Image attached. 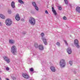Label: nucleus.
Wrapping results in <instances>:
<instances>
[{
    "label": "nucleus",
    "mask_w": 80,
    "mask_h": 80,
    "mask_svg": "<svg viewBox=\"0 0 80 80\" xmlns=\"http://www.w3.org/2000/svg\"><path fill=\"white\" fill-rule=\"evenodd\" d=\"M45 13H46V14H48V12L47 11V10H46L45 11Z\"/></svg>",
    "instance_id": "28"
},
{
    "label": "nucleus",
    "mask_w": 80,
    "mask_h": 80,
    "mask_svg": "<svg viewBox=\"0 0 80 80\" xmlns=\"http://www.w3.org/2000/svg\"><path fill=\"white\" fill-rule=\"evenodd\" d=\"M21 21H23V22H24V21H25V20H24V19H21Z\"/></svg>",
    "instance_id": "32"
},
{
    "label": "nucleus",
    "mask_w": 80,
    "mask_h": 80,
    "mask_svg": "<svg viewBox=\"0 0 80 80\" xmlns=\"http://www.w3.org/2000/svg\"><path fill=\"white\" fill-rule=\"evenodd\" d=\"M64 1L65 4H68V1H67V0H64Z\"/></svg>",
    "instance_id": "23"
},
{
    "label": "nucleus",
    "mask_w": 80,
    "mask_h": 80,
    "mask_svg": "<svg viewBox=\"0 0 80 80\" xmlns=\"http://www.w3.org/2000/svg\"><path fill=\"white\" fill-rule=\"evenodd\" d=\"M29 21L30 23L32 25H34L35 24V19L33 17L30 18Z\"/></svg>",
    "instance_id": "1"
},
{
    "label": "nucleus",
    "mask_w": 80,
    "mask_h": 80,
    "mask_svg": "<svg viewBox=\"0 0 80 80\" xmlns=\"http://www.w3.org/2000/svg\"><path fill=\"white\" fill-rule=\"evenodd\" d=\"M11 51L14 55L16 54L17 53V48L15 46H13L12 47Z\"/></svg>",
    "instance_id": "2"
},
{
    "label": "nucleus",
    "mask_w": 80,
    "mask_h": 80,
    "mask_svg": "<svg viewBox=\"0 0 80 80\" xmlns=\"http://www.w3.org/2000/svg\"><path fill=\"white\" fill-rule=\"evenodd\" d=\"M10 70V68H8V67H7L6 68V70L8 71V70Z\"/></svg>",
    "instance_id": "26"
},
{
    "label": "nucleus",
    "mask_w": 80,
    "mask_h": 80,
    "mask_svg": "<svg viewBox=\"0 0 80 80\" xmlns=\"http://www.w3.org/2000/svg\"><path fill=\"white\" fill-rule=\"evenodd\" d=\"M8 13L9 14H10L11 13H12V11H11V10H9L8 11Z\"/></svg>",
    "instance_id": "22"
},
{
    "label": "nucleus",
    "mask_w": 80,
    "mask_h": 80,
    "mask_svg": "<svg viewBox=\"0 0 80 80\" xmlns=\"http://www.w3.org/2000/svg\"><path fill=\"white\" fill-rule=\"evenodd\" d=\"M0 17L1 18H2V19H5V16L2 14H0Z\"/></svg>",
    "instance_id": "17"
},
{
    "label": "nucleus",
    "mask_w": 80,
    "mask_h": 80,
    "mask_svg": "<svg viewBox=\"0 0 80 80\" xmlns=\"http://www.w3.org/2000/svg\"><path fill=\"white\" fill-rule=\"evenodd\" d=\"M51 70H52V72H55L56 70H55V68L54 66H51L50 68Z\"/></svg>",
    "instance_id": "13"
},
{
    "label": "nucleus",
    "mask_w": 80,
    "mask_h": 80,
    "mask_svg": "<svg viewBox=\"0 0 80 80\" xmlns=\"http://www.w3.org/2000/svg\"><path fill=\"white\" fill-rule=\"evenodd\" d=\"M18 2L21 3V4H24V2L22 1V0H18Z\"/></svg>",
    "instance_id": "19"
},
{
    "label": "nucleus",
    "mask_w": 80,
    "mask_h": 80,
    "mask_svg": "<svg viewBox=\"0 0 80 80\" xmlns=\"http://www.w3.org/2000/svg\"><path fill=\"white\" fill-rule=\"evenodd\" d=\"M56 45H57L58 46H60V43L58 42H57V43H56Z\"/></svg>",
    "instance_id": "25"
},
{
    "label": "nucleus",
    "mask_w": 80,
    "mask_h": 80,
    "mask_svg": "<svg viewBox=\"0 0 80 80\" xmlns=\"http://www.w3.org/2000/svg\"><path fill=\"white\" fill-rule=\"evenodd\" d=\"M12 78L13 80H16V78L14 77H12Z\"/></svg>",
    "instance_id": "30"
},
{
    "label": "nucleus",
    "mask_w": 80,
    "mask_h": 80,
    "mask_svg": "<svg viewBox=\"0 0 80 80\" xmlns=\"http://www.w3.org/2000/svg\"><path fill=\"white\" fill-rule=\"evenodd\" d=\"M11 6L12 8H15V2H12L11 3Z\"/></svg>",
    "instance_id": "18"
},
{
    "label": "nucleus",
    "mask_w": 80,
    "mask_h": 80,
    "mask_svg": "<svg viewBox=\"0 0 80 80\" xmlns=\"http://www.w3.org/2000/svg\"><path fill=\"white\" fill-rule=\"evenodd\" d=\"M0 25L1 26L2 25V24L0 22Z\"/></svg>",
    "instance_id": "34"
},
{
    "label": "nucleus",
    "mask_w": 80,
    "mask_h": 80,
    "mask_svg": "<svg viewBox=\"0 0 80 80\" xmlns=\"http://www.w3.org/2000/svg\"><path fill=\"white\" fill-rule=\"evenodd\" d=\"M35 9H36V10L38 11V8L37 6V5H36V3L35 2H33L32 3Z\"/></svg>",
    "instance_id": "9"
},
{
    "label": "nucleus",
    "mask_w": 80,
    "mask_h": 80,
    "mask_svg": "<svg viewBox=\"0 0 80 80\" xmlns=\"http://www.w3.org/2000/svg\"><path fill=\"white\" fill-rule=\"evenodd\" d=\"M76 10L77 12L80 13V8L79 7H78L76 8Z\"/></svg>",
    "instance_id": "15"
},
{
    "label": "nucleus",
    "mask_w": 80,
    "mask_h": 80,
    "mask_svg": "<svg viewBox=\"0 0 80 80\" xmlns=\"http://www.w3.org/2000/svg\"><path fill=\"white\" fill-rule=\"evenodd\" d=\"M6 24L7 25L10 26L12 25V21L10 19H8L6 21Z\"/></svg>",
    "instance_id": "5"
},
{
    "label": "nucleus",
    "mask_w": 80,
    "mask_h": 80,
    "mask_svg": "<svg viewBox=\"0 0 80 80\" xmlns=\"http://www.w3.org/2000/svg\"><path fill=\"white\" fill-rule=\"evenodd\" d=\"M59 10H62V8H61V6L59 7Z\"/></svg>",
    "instance_id": "29"
},
{
    "label": "nucleus",
    "mask_w": 80,
    "mask_h": 80,
    "mask_svg": "<svg viewBox=\"0 0 80 80\" xmlns=\"http://www.w3.org/2000/svg\"><path fill=\"white\" fill-rule=\"evenodd\" d=\"M67 52L68 54H71V53H72V50H71V48H69L67 49Z\"/></svg>",
    "instance_id": "10"
},
{
    "label": "nucleus",
    "mask_w": 80,
    "mask_h": 80,
    "mask_svg": "<svg viewBox=\"0 0 80 80\" xmlns=\"http://www.w3.org/2000/svg\"><path fill=\"white\" fill-rule=\"evenodd\" d=\"M40 50H43V46L42 45H40L38 46Z\"/></svg>",
    "instance_id": "12"
},
{
    "label": "nucleus",
    "mask_w": 80,
    "mask_h": 80,
    "mask_svg": "<svg viewBox=\"0 0 80 80\" xmlns=\"http://www.w3.org/2000/svg\"><path fill=\"white\" fill-rule=\"evenodd\" d=\"M22 77L25 78H26L27 79H28V78H30V76H29V75L27 73H24L22 74Z\"/></svg>",
    "instance_id": "7"
},
{
    "label": "nucleus",
    "mask_w": 80,
    "mask_h": 80,
    "mask_svg": "<svg viewBox=\"0 0 80 80\" xmlns=\"http://www.w3.org/2000/svg\"><path fill=\"white\" fill-rule=\"evenodd\" d=\"M9 43H10L11 44H13L14 43H15V41L13 40H9Z\"/></svg>",
    "instance_id": "14"
},
{
    "label": "nucleus",
    "mask_w": 80,
    "mask_h": 80,
    "mask_svg": "<svg viewBox=\"0 0 80 80\" xmlns=\"http://www.w3.org/2000/svg\"><path fill=\"white\" fill-rule=\"evenodd\" d=\"M64 42L65 43H66V45H68V44H67V41H66L64 40Z\"/></svg>",
    "instance_id": "31"
},
{
    "label": "nucleus",
    "mask_w": 80,
    "mask_h": 80,
    "mask_svg": "<svg viewBox=\"0 0 80 80\" xmlns=\"http://www.w3.org/2000/svg\"><path fill=\"white\" fill-rule=\"evenodd\" d=\"M45 35L44 34V33H43L42 32L41 34V36L42 37V41L43 42V43L45 45H47V39H46V38H45L43 37V36H44Z\"/></svg>",
    "instance_id": "4"
},
{
    "label": "nucleus",
    "mask_w": 80,
    "mask_h": 80,
    "mask_svg": "<svg viewBox=\"0 0 80 80\" xmlns=\"http://www.w3.org/2000/svg\"><path fill=\"white\" fill-rule=\"evenodd\" d=\"M69 64L71 65H72V64H73V62L71 61H70L69 62Z\"/></svg>",
    "instance_id": "24"
},
{
    "label": "nucleus",
    "mask_w": 80,
    "mask_h": 80,
    "mask_svg": "<svg viewBox=\"0 0 80 80\" xmlns=\"http://www.w3.org/2000/svg\"><path fill=\"white\" fill-rule=\"evenodd\" d=\"M63 19L65 20H67V17H66L64 16L63 18Z\"/></svg>",
    "instance_id": "27"
},
{
    "label": "nucleus",
    "mask_w": 80,
    "mask_h": 80,
    "mask_svg": "<svg viewBox=\"0 0 80 80\" xmlns=\"http://www.w3.org/2000/svg\"><path fill=\"white\" fill-rule=\"evenodd\" d=\"M60 65L61 68H63L65 66V61L64 59H62L60 61Z\"/></svg>",
    "instance_id": "3"
},
{
    "label": "nucleus",
    "mask_w": 80,
    "mask_h": 80,
    "mask_svg": "<svg viewBox=\"0 0 80 80\" xmlns=\"http://www.w3.org/2000/svg\"><path fill=\"white\" fill-rule=\"evenodd\" d=\"M0 80H2V79H1V78L0 77Z\"/></svg>",
    "instance_id": "35"
},
{
    "label": "nucleus",
    "mask_w": 80,
    "mask_h": 80,
    "mask_svg": "<svg viewBox=\"0 0 80 80\" xmlns=\"http://www.w3.org/2000/svg\"><path fill=\"white\" fill-rule=\"evenodd\" d=\"M7 80H10L8 79V78H6Z\"/></svg>",
    "instance_id": "33"
},
{
    "label": "nucleus",
    "mask_w": 80,
    "mask_h": 80,
    "mask_svg": "<svg viewBox=\"0 0 80 80\" xmlns=\"http://www.w3.org/2000/svg\"><path fill=\"white\" fill-rule=\"evenodd\" d=\"M34 46L36 48H38V44L37 43H35Z\"/></svg>",
    "instance_id": "21"
},
{
    "label": "nucleus",
    "mask_w": 80,
    "mask_h": 80,
    "mask_svg": "<svg viewBox=\"0 0 80 80\" xmlns=\"http://www.w3.org/2000/svg\"><path fill=\"white\" fill-rule=\"evenodd\" d=\"M4 60L5 61H6L8 63H10V59L7 57V56H5L3 57Z\"/></svg>",
    "instance_id": "8"
},
{
    "label": "nucleus",
    "mask_w": 80,
    "mask_h": 80,
    "mask_svg": "<svg viewBox=\"0 0 80 80\" xmlns=\"http://www.w3.org/2000/svg\"><path fill=\"white\" fill-rule=\"evenodd\" d=\"M52 10L53 13H54V15H57V12H56V11L55 10V9H54V8H52Z\"/></svg>",
    "instance_id": "16"
},
{
    "label": "nucleus",
    "mask_w": 80,
    "mask_h": 80,
    "mask_svg": "<svg viewBox=\"0 0 80 80\" xmlns=\"http://www.w3.org/2000/svg\"><path fill=\"white\" fill-rule=\"evenodd\" d=\"M15 18L16 20H17L18 21L20 20V17H19V15L17 14Z\"/></svg>",
    "instance_id": "11"
},
{
    "label": "nucleus",
    "mask_w": 80,
    "mask_h": 80,
    "mask_svg": "<svg viewBox=\"0 0 80 80\" xmlns=\"http://www.w3.org/2000/svg\"><path fill=\"white\" fill-rule=\"evenodd\" d=\"M29 71L30 72H32L33 71V68H31L29 69Z\"/></svg>",
    "instance_id": "20"
},
{
    "label": "nucleus",
    "mask_w": 80,
    "mask_h": 80,
    "mask_svg": "<svg viewBox=\"0 0 80 80\" xmlns=\"http://www.w3.org/2000/svg\"><path fill=\"white\" fill-rule=\"evenodd\" d=\"M74 44L77 48H79L80 46L78 45V41L77 39H75L74 40Z\"/></svg>",
    "instance_id": "6"
}]
</instances>
